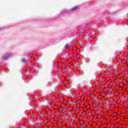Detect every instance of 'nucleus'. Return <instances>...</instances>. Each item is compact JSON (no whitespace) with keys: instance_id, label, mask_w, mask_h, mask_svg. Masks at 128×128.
I'll list each match as a JSON object with an SVG mask.
<instances>
[{"instance_id":"nucleus-1","label":"nucleus","mask_w":128,"mask_h":128,"mask_svg":"<svg viewBox=\"0 0 128 128\" xmlns=\"http://www.w3.org/2000/svg\"><path fill=\"white\" fill-rule=\"evenodd\" d=\"M10 55V54H4V55L2 56V60H6V58H8Z\"/></svg>"},{"instance_id":"nucleus-2","label":"nucleus","mask_w":128,"mask_h":128,"mask_svg":"<svg viewBox=\"0 0 128 128\" xmlns=\"http://www.w3.org/2000/svg\"><path fill=\"white\" fill-rule=\"evenodd\" d=\"M62 111H59V113L60 114H62V112H66V110H64V108H66V106H65V107H62Z\"/></svg>"},{"instance_id":"nucleus-3","label":"nucleus","mask_w":128,"mask_h":128,"mask_svg":"<svg viewBox=\"0 0 128 128\" xmlns=\"http://www.w3.org/2000/svg\"><path fill=\"white\" fill-rule=\"evenodd\" d=\"M78 6H75L74 8H72L71 10H72V12H74V10H78Z\"/></svg>"},{"instance_id":"nucleus-4","label":"nucleus","mask_w":128,"mask_h":128,"mask_svg":"<svg viewBox=\"0 0 128 128\" xmlns=\"http://www.w3.org/2000/svg\"><path fill=\"white\" fill-rule=\"evenodd\" d=\"M70 46L68 44H66L64 48L65 50H66L67 48H70Z\"/></svg>"},{"instance_id":"nucleus-5","label":"nucleus","mask_w":128,"mask_h":128,"mask_svg":"<svg viewBox=\"0 0 128 128\" xmlns=\"http://www.w3.org/2000/svg\"><path fill=\"white\" fill-rule=\"evenodd\" d=\"M84 52H86V50H84V52H81V56H86V54Z\"/></svg>"},{"instance_id":"nucleus-6","label":"nucleus","mask_w":128,"mask_h":128,"mask_svg":"<svg viewBox=\"0 0 128 128\" xmlns=\"http://www.w3.org/2000/svg\"><path fill=\"white\" fill-rule=\"evenodd\" d=\"M67 94H70L72 96V90H68V91L67 92Z\"/></svg>"},{"instance_id":"nucleus-7","label":"nucleus","mask_w":128,"mask_h":128,"mask_svg":"<svg viewBox=\"0 0 128 128\" xmlns=\"http://www.w3.org/2000/svg\"><path fill=\"white\" fill-rule=\"evenodd\" d=\"M96 98H98V97H96V96H95V97H94V100L95 102H96V104H98V102H98V101H96Z\"/></svg>"},{"instance_id":"nucleus-8","label":"nucleus","mask_w":128,"mask_h":128,"mask_svg":"<svg viewBox=\"0 0 128 128\" xmlns=\"http://www.w3.org/2000/svg\"><path fill=\"white\" fill-rule=\"evenodd\" d=\"M22 62H24V64H26V59H24V58H23L22 59Z\"/></svg>"},{"instance_id":"nucleus-9","label":"nucleus","mask_w":128,"mask_h":128,"mask_svg":"<svg viewBox=\"0 0 128 128\" xmlns=\"http://www.w3.org/2000/svg\"><path fill=\"white\" fill-rule=\"evenodd\" d=\"M110 102V101H106V106H109L110 103H108V102Z\"/></svg>"},{"instance_id":"nucleus-10","label":"nucleus","mask_w":128,"mask_h":128,"mask_svg":"<svg viewBox=\"0 0 128 128\" xmlns=\"http://www.w3.org/2000/svg\"><path fill=\"white\" fill-rule=\"evenodd\" d=\"M64 118H66L67 120H68V114H66Z\"/></svg>"},{"instance_id":"nucleus-11","label":"nucleus","mask_w":128,"mask_h":128,"mask_svg":"<svg viewBox=\"0 0 128 128\" xmlns=\"http://www.w3.org/2000/svg\"><path fill=\"white\" fill-rule=\"evenodd\" d=\"M86 38H90V33H88V34H87Z\"/></svg>"},{"instance_id":"nucleus-12","label":"nucleus","mask_w":128,"mask_h":128,"mask_svg":"<svg viewBox=\"0 0 128 128\" xmlns=\"http://www.w3.org/2000/svg\"><path fill=\"white\" fill-rule=\"evenodd\" d=\"M53 66H54V62H52V64H50V68H53Z\"/></svg>"},{"instance_id":"nucleus-13","label":"nucleus","mask_w":128,"mask_h":128,"mask_svg":"<svg viewBox=\"0 0 128 128\" xmlns=\"http://www.w3.org/2000/svg\"><path fill=\"white\" fill-rule=\"evenodd\" d=\"M40 116H44V114L42 113H40Z\"/></svg>"},{"instance_id":"nucleus-14","label":"nucleus","mask_w":128,"mask_h":128,"mask_svg":"<svg viewBox=\"0 0 128 128\" xmlns=\"http://www.w3.org/2000/svg\"><path fill=\"white\" fill-rule=\"evenodd\" d=\"M29 122H34V120H30V118H29Z\"/></svg>"},{"instance_id":"nucleus-15","label":"nucleus","mask_w":128,"mask_h":128,"mask_svg":"<svg viewBox=\"0 0 128 128\" xmlns=\"http://www.w3.org/2000/svg\"><path fill=\"white\" fill-rule=\"evenodd\" d=\"M70 116L72 117L74 116L72 115V113L70 112Z\"/></svg>"},{"instance_id":"nucleus-16","label":"nucleus","mask_w":128,"mask_h":128,"mask_svg":"<svg viewBox=\"0 0 128 128\" xmlns=\"http://www.w3.org/2000/svg\"><path fill=\"white\" fill-rule=\"evenodd\" d=\"M70 80H74V78L72 76H70Z\"/></svg>"},{"instance_id":"nucleus-17","label":"nucleus","mask_w":128,"mask_h":128,"mask_svg":"<svg viewBox=\"0 0 128 128\" xmlns=\"http://www.w3.org/2000/svg\"><path fill=\"white\" fill-rule=\"evenodd\" d=\"M61 120H62L61 121V123L62 124V122H64V120H62V118H61Z\"/></svg>"},{"instance_id":"nucleus-18","label":"nucleus","mask_w":128,"mask_h":128,"mask_svg":"<svg viewBox=\"0 0 128 128\" xmlns=\"http://www.w3.org/2000/svg\"><path fill=\"white\" fill-rule=\"evenodd\" d=\"M88 114H90L91 116H92V114L90 112H88Z\"/></svg>"},{"instance_id":"nucleus-19","label":"nucleus","mask_w":128,"mask_h":128,"mask_svg":"<svg viewBox=\"0 0 128 128\" xmlns=\"http://www.w3.org/2000/svg\"><path fill=\"white\" fill-rule=\"evenodd\" d=\"M76 62V64H77V66H80V64H78V62Z\"/></svg>"},{"instance_id":"nucleus-20","label":"nucleus","mask_w":128,"mask_h":128,"mask_svg":"<svg viewBox=\"0 0 128 128\" xmlns=\"http://www.w3.org/2000/svg\"><path fill=\"white\" fill-rule=\"evenodd\" d=\"M108 88V86H105L104 87V88Z\"/></svg>"},{"instance_id":"nucleus-21","label":"nucleus","mask_w":128,"mask_h":128,"mask_svg":"<svg viewBox=\"0 0 128 128\" xmlns=\"http://www.w3.org/2000/svg\"><path fill=\"white\" fill-rule=\"evenodd\" d=\"M70 104H73V103H72V100H71V102H70Z\"/></svg>"},{"instance_id":"nucleus-22","label":"nucleus","mask_w":128,"mask_h":128,"mask_svg":"<svg viewBox=\"0 0 128 128\" xmlns=\"http://www.w3.org/2000/svg\"><path fill=\"white\" fill-rule=\"evenodd\" d=\"M120 56H124V55H122V54H120Z\"/></svg>"},{"instance_id":"nucleus-23","label":"nucleus","mask_w":128,"mask_h":128,"mask_svg":"<svg viewBox=\"0 0 128 128\" xmlns=\"http://www.w3.org/2000/svg\"><path fill=\"white\" fill-rule=\"evenodd\" d=\"M102 92H104V94H106V92L103 91Z\"/></svg>"},{"instance_id":"nucleus-24","label":"nucleus","mask_w":128,"mask_h":128,"mask_svg":"<svg viewBox=\"0 0 128 128\" xmlns=\"http://www.w3.org/2000/svg\"><path fill=\"white\" fill-rule=\"evenodd\" d=\"M98 108H102L104 107H100V106H98Z\"/></svg>"},{"instance_id":"nucleus-25","label":"nucleus","mask_w":128,"mask_h":128,"mask_svg":"<svg viewBox=\"0 0 128 128\" xmlns=\"http://www.w3.org/2000/svg\"><path fill=\"white\" fill-rule=\"evenodd\" d=\"M80 116H82V113L81 114H80Z\"/></svg>"},{"instance_id":"nucleus-26","label":"nucleus","mask_w":128,"mask_h":128,"mask_svg":"<svg viewBox=\"0 0 128 128\" xmlns=\"http://www.w3.org/2000/svg\"><path fill=\"white\" fill-rule=\"evenodd\" d=\"M72 120H74V116H72Z\"/></svg>"},{"instance_id":"nucleus-27","label":"nucleus","mask_w":128,"mask_h":128,"mask_svg":"<svg viewBox=\"0 0 128 128\" xmlns=\"http://www.w3.org/2000/svg\"><path fill=\"white\" fill-rule=\"evenodd\" d=\"M74 126V124H70V126Z\"/></svg>"},{"instance_id":"nucleus-28","label":"nucleus","mask_w":128,"mask_h":128,"mask_svg":"<svg viewBox=\"0 0 128 128\" xmlns=\"http://www.w3.org/2000/svg\"><path fill=\"white\" fill-rule=\"evenodd\" d=\"M73 104H76V102H74Z\"/></svg>"},{"instance_id":"nucleus-29","label":"nucleus","mask_w":128,"mask_h":128,"mask_svg":"<svg viewBox=\"0 0 128 128\" xmlns=\"http://www.w3.org/2000/svg\"><path fill=\"white\" fill-rule=\"evenodd\" d=\"M70 108V106H69L68 108L66 107V108Z\"/></svg>"},{"instance_id":"nucleus-30","label":"nucleus","mask_w":128,"mask_h":128,"mask_svg":"<svg viewBox=\"0 0 128 128\" xmlns=\"http://www.w3.org/2000/svg\"><path fill=\"white\" fill-rule=\"evenodd\" d=\"M122 68L124 70V66H122Z\"/></svg>"},{"instance_id":"nucleus-31","label":"nucleus","mask_w":128,"mask_h":128,"mask_svg":"<svg viewBox=\"0 0 128 128\" xmlns=\"http://www.w3.org/2000/svg\"><path fill=\"white\" fill-rule=\"evenodd\" d=\"M94 122V124H98V122Z\"/></svg>"},{"instance_id":"nucleus-32","label":"nucleus","mask_w":128,"mask_h":128,"mask_svg":"<svg viewBox=\"0 0 128 128\" xmlns=\"http://www.w3.org/2000/svg\"><path fill=\"white\" fill-rule=\"evenodd\" d=\"M116 73H117V74H118V70L116 71Z\"/></svg>"},{"instance_id":"nucleus-33","label":"nucleus","mask_w":128,"mask_h":128,"mask_svg":"<svg viewBox=\"0 0 128 128\" xmlns=\"http://www.w3.org/2000/svg\"><path fill=\"white\" fill-rule=\"evenodd\" d=\"M118 80H120V78H118Z\"/></svg>"},{"instance_id":"nucleus-34","label":"nucleus","mask_w":128,"mask_h":128,"mask_svg":"<svg viewBox=\"0 0 128 128\" xmlns=\"http://www.w3.org/2000/svg\"><path fill=\"white\" fill-rule=\"evenodd\" d=\"M32 126H34V124H32Z\"/></svg>"},{"instance_id":"nucleus-35","label":"nucleus","mask_w":128,"mask_h":128,"mask_svg":"<svg viewBox=\"0 0 128 128\" xmlns=\"http://www.w3.org/2000/svg\"><path fill=\"white\" fill-rule=\"evenodd\" d=\"M109 72H110V74H112V72H110V70L109 71Z\"/></svg>"},{"instance_id":"nucleus-36","label":"nucleus","mask_w":128,"mask_h":128,"mask_svg":"<svg viewBox=\"0 0 128 128\" xmlns=\"http://www.w3.org/2000/svg\"><path fill=\"white\" fill-rule=\"evenodd\" d=\"M84 90V92H88V90Z\"/></svg>"},{"instance_id":"nucleus-37","label":"nucleus","mask_w":128,"mask_h":128,"mask_svg":"<svg viewBox=\"0 0 128 128\" xmlns=\"http://www.w3.org/2000/svg\"><path fill=\"white\" fill-rule=\"evenodd\" d=\"M66 122H67L68 124H70V122H68V121H67Z\"/></svg>"},{"instance_id":"nucleus-38","label":"nucleus","mask_w":128,"mask_h":128,"mask_svg":"<svg viewBox=\"0 0 128 128\" xmlns=\"http://www.w3.org/2000/svg\"><path fill=\"white\" fill-rule=\"evenodd\" d=\"M122 60H122L120 64H122Z\"/></svg>"},{"instance_id":"nucleus-39","label":"nucleus","mask_w":128,"mask_h":128,"mask_svg":"<svg viewBox=\"0 0 128 128\" xmlns=\"http://www.w3.org/2000/svg\"><path fill=\"white\" fill-rule=\"evenodd\" d=\"M68 76H70V74H68Z\"/></svg>"},{"instance_id":"nucleus-40","label":"nucleus","mask_w":128,"mask_h":128,"mask_svg":"<svg viewBox=\"0 0 128 128\" xmlns=\"http://www.w3.org/2000/svg\"><path fill=\"white\" fill-rule=\"evenodd\" d=\"M81 128H84V126H82Z\"/></svg>"},{"instance_id":"nucleus-41","label":"nucleus","mask_w":128,"mask_h":128,"mask_svg":"<svg viewBox=\"0 0 128 128\" xmlns=\"http://www.w3.org/2000/svg\"><path fill=\"white\" fill-rule=\"evenodd\" d=\"M124 100V99L122 98V100Z\"/></svg>"},{"instance_id":"nucleus-42","label":"nucleus","mask_w":128,"mask_h":128,"mask_svg":"<svg viewBox=\"0 0 128 128\" xmlns=\"http://www.w3.org/2000/svg\"><path fill=\"white\" fill-rule=\"evenodd\" d=\"M126 60H128V58H126Z\"/></svg>"},{"instance_id":"nucleus-43","label":"nucleus","mask_w":128,"mask_h":128,"mask_svg":"<svg viewBox=\"0 0 128 128\" xmlns=\"http://www.w3.org/2000/svg\"><path fill=\"white\" fill-rule=\"evenodd\" d=\"M94 76L95 78H96V75L94 74Z\"/></svg>"},{"instance_id":"nucleus-44","label":"nucleus","mask_w":128,"mask_h":128,"mask_svg":"<svg viewBox=\"0 0 128 128\" xmlns=\"http://www.w3.org/2000/svg\"><path fill=\"white\" fill-rule=\"evenodd\" d=\"M38 112H42V111L38 110Z\"/></svg>"},{"instance_id":"nucleus-45","label":"nucleus","mask_w":128,"mask_h":128,"mask_svg":"<svg viewBox=\"0 0 128 128\" xmlns=\"http://www.w3.org/2000/svg\"><path fill=\"white\" fill-rule=\"evenodd\" d=\"M38 112H42V111L38 110Z\"/></svg>"},{"instance_id":"nucleus-46","label":"nucleus","mask_w":128,"mask_h":128,"mask_svg":"<svg viewBox=\"0 0 128 128\" xmlns=\"http://www.w3.org/2000/svg\"><path fill=\"white\" fill-rule=\"evenodd\" d=\"M50 82H48L47 84H50Z\"/></svg>"},{"instance_id":"nucleus-47","label":"nucleus","mask_w":128,"mask_h":128,"mask_svg":"<svg viewBox=\"0 0 128 128\" xmlns=\"http://www.w3.org/2000/svg\"><path fill=\"white\" fill-rule=\"evenodd\" d=\"M74 114H78V113H76V112H74Z\"/></svg>"},{"instance_id":"nucleus-48","label":"nucleus","mask_w":128,"mask_h":128,"mask_svg":"<svg viewBox=\"0 0 128 128\" xmlns=\"http://www.w3.org/2000/svg\"><path fill=\"white\" fill-rule=\"evenodd\" d=\"M122 96H124V98H126V96H124V95H122Z\"/></svg>"},{"instance_id":"nucleus-49","label":"nucleus","mask_w":128,"mask_h":128,"mask_svg":"<svg viewBox=\"0 0 128 128\" xmlns=\"http://www.w3.org/2000/svg\"><path fill=\"white\" fill-rule=\"evenodd\" d=\"M50 114H51V116H52V112H50Z\"/></svg>"},{"instance_id":"nucleus-50","label":"nucleus","mask_w":128,"mask_h":128,"mask_svg":"<svg viewBox=\"0 0 128 128\" xmlns=\"http://www.w3.org/2000/svg\"><path fill=\"white\" fill-rule=\"evenodd\" d=\"M40 120H38V122H40Z\"/></svg>"},{"instance_id":"nucleus-51","label":"nucleus","mask_w":128,"mask_h":128,"mask_svg":"<svg viewBox=\"0 0 128 128\" xmlns=\"http://www.w3.org/2000/svg\"><path fill=\"white\" fill-rule=\"evenodd\" d=\"M86 102H90V100H87Z\"/></svg>"},{"instance_id":"nucleus-52","label":"nucleus","mask_w":128,"mask_h":128,"mask_svg":"<svg viewBox=\"0 0 128 128\" xmlns=\"http://www.w3.org/2000/svg\"><path fill=\"white\" fill-rule=\"evenodd\" d=\"M58 121H57V122H56V124H58Z\"/></svg>"},{"instance_id":"nucleus-53","label":"nucleus","mask_w":128,"mask_h":128,"mask_svg":"<svg viewBox=\"0 0 128 128\" xmlns=\"http://www.w3.org/2000/svg\"><path fill=\"white\" fill-rule=\"evenodd\" d=\"M37 128H40V126H38L37 127Z\"/></svg>"},{"instance_id":"nucleus-54","label":"nucleus","mask_w":128,"mask_h":128,"mask_svg":"<svg viewBox=\"0 0 128 128\" xmlns=\"http://www.w3.org/2000/svg\"><path fill=\"white\" fill-rule=\"evenodd\" d=\"M78 104H80V102H79V103Z\"/></svg>"},{"instance_id":"nucleus-55","label":"nucleus","mask_w":128,"mask_h":128,"mask_svg":"<svg viewBox=\"0 0 128 128\" xmlns=\"http://www.w3.org/2000/svg\"><path fill=\"white\" fill-rule=\"evenodd\" d=\"M91 120H94V118H92V119Z\"/></svg>"},{"instance_id":"nucleus-56","label":"nucleus","mask_w":128,"mask_h":128,"mask_svg":"<svg viewBox=\"0 0 128 128\" xmlns=\"http://www.w3.org/2000/svg\"><path fill=\"white\" fill-rule=\"evenodd\" d=\"M70 80V78L68 80Z\"/></svg>"},{"instance_id":"nucleus-57","label":"nucleus","mask_w":128,"mask_h":128,"mask_svg":"<svg viewBox=\"0 0 128 128\" xmlns=\"http://www.w3.org/2000/svg\"><path fill=\"white\" fill-rule=\"evenodd\" d=\"M86 125H85V126H84V128H86Z\"/></svg>"},{"instance_id":"nucleus-58","label":"nucleus","mask_w":128,"mask_h":128,"mask_svg":"<svg viewBox=\"0 0 128 128\" xmlns=\"http://www.w3.org/2000/svg\"><path fill=\"white\" fill-rule=\"evenodd\" d=\"M99 88H102V87H99Z\"/></svg>"},{"instance_id":"nucleus-59","label":"nucleus","mask_w":128,"mask_h":128,"mask_svg":"<svg viewBox=\"0 0 128 128\" xmlns=\"http://www.w3.org/2000/svg\"><path fill=\"white\" fill-rule=\"evenodd\" d=\"M54 114H56V112H54V113H53Z\"/></svg>"},{"instance_id":"nucleus-60","label":"nucleus","mask_w":128,"mask_h":128,"mask_svg":"<svg viewBox=\"0 0 128 128\" xmlns=\"http://www.w3.org/2000/svg\"><path fill=\"white\" fill-rule=\"evenodd\" d=\"M112 92V90H111V92Z\"/></svg>"},{"instance_id":"nucleus-61","label":"nucleus","mask_w":128,"mask_h":128,"mask_svg":"<svg viewBox=\"0 0 128 128\" xmlns=\"http://www.w3.org/2000/svg\"><path fill=\"white\" fill-rule=\"evenodd\" d=\"M68 72V70H65V72Z\"/></svg>"},{"instance_id":"nucleus-62","label":"nucleus","mask_w":128,"mask_h":128,"mask_svg":"<svg viewBox=\"0 0 128 128\" xmlns=\"http://www.w3.org/2000/svg\"><path fill=\"white\" fill-rule=\"evenodd\" d=\"M89 104V106H92V104Z\"/></svg>"},{"instance_id":"nucleus-63","label":"nucleus","mask_w":128,"mask_h":128,"mask_svg":"<svg viewBox=\"0 0 128 128\" xmlns=\"http://www.w3.org/2000/svg\"><path fill=\"white\" fill-rule=\"evenodd\" d=\"M58 116H60V114Z\"/></svg>"},{"instance_id":"nucleus-64","label":"nucleus","mask_w":128,"mask_h":128,"mask_svg":"<svg viewBox=\"0 0 128 128\" xmlns=\"http://www.w3.org/2000/svg\"><path fill=\"white\" fill-rule=\"evenodd\" d=\"M100 102H102V101H100Z\"/></svg>"}]
</instances>
